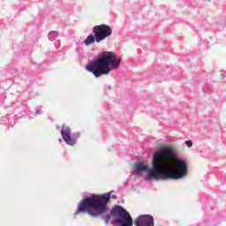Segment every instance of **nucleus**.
<instances>
[{
  "label": "nucleus",
  "mask_w": 226,
  "mask_h": 226,
  "mask_svg": "<svg viewBox=\"0 0 226 226\" xmlns=\"http://www.w3.org/2000/svg\"><path fill=\"white\" fill-rule=\"evenodd\" d=\"M109 200H110V193L91 194L79 203L74 215L89 213L90 216L96 218L100 215L107 214L109 213Z\"/></svg>",
  "instance_id": "obj_2"
},
{
  "label": "nucleus",
  "mask_w": 226,
  "mask_h": 226,
  "mask_svg": "<svg viewBox=\"0 0 226 226\" xmlns=\"http://www.w3.org/2000/svg\"><path fill=\"white\" fill-rule=\"evenodd\" d=\"M121 202H122V203H124V200H121Z\"/></svg>",
  "instance_id": "obj_16"
},
{
  "label": "nucleus",
  "mask_w": 226,
  "mask_h": 226,
  "mask_svg": "<svg viewBox=\"0 0 226 226\" xmlns=\"http://www.w3.org/2000/svg\"><path fill=\"white\" fill-rule=\"evenodd\" d=\"M160 73L162 76V80H165V76L168 75V72H160Z\"/></svg>",
  "instance_id": "obj_12"
},
{
  "label": "nucleus",
  "mask_w": 226,
  "mask_h": 226,
  "mask_svg": "<svg viewBox=\"0 0 226 226\" xmlns=\"http://www.w3.org/2000/svg\"><path fill=\"white\" fill-rule=\"evenodd\" d=\"M222 79H225V75L222 74Z\"/></svg>",
  "instance_id": "obj_15"
},
{
  "label": "nucleus",
  "mask_w": 226,
  "mask_h": 226,
  "mask_svg": "<svg viewBox=\"0 0 226 226\" xmlns=\"http://www.w3.org/2000/svg\"><path fill=\"white\" fill-rule=\"evenodd\" d=\"M60 133L63 140L67 146H71V147H75L79 142V139H80V132H76L72 134V128L66 124L62 125Z\"/></svg>",
  "instance_id": "obj_5"
},
{
  "label": "nucleus",
  "mask_w": 226,
  "mask_h": 226,
  "mask_svg": "<svg viewBox=\"0 0 226 226\" xmlns=\"http://www.w3.org/2000/svg\"><path fill=\"white\" fill-rule=\"evenodd\" d=\"M35 116H41V114H43V111L41 110V106H38L35 108Z\"/></svg>",
  "instance_id": "obj_10"
},
{
  "label": "nucleus",
  "mask_w": 226,
  "mask_h": 226,
  "mask_svg": "<svg viewBox=\"0 0 226 226\" xmlns=\"http://www.w3.org/2000/svg\"><path fill=\"white\" fill-rule=\"evenodd\" d=\"M111 216H113V226H133V219L130 212L119 205H116L109 214L102 216L106 225H109Z\"/></svg>",
  "instance_id": "obj_4"
},
{
  "label": "nucleus",
  "mask_w": 226,
  "mask_h": 226,
  "mask_svg": "<svg viewBox=\"0 0 226 226\" xmlns=\"http://www.w3.org/2000/svg\"><path fill=\"white\" fill-rule=\"evenodd\" d=\"M58 36L59 33H57V31H51L48 34L49 41H54V40H57Z\"/></svg>",
  "instance_id": "obj_9"
},
{
  "label": "nucleus",
  "mask_w": 226,
  "mask_h": 226,
  "mask_svg": "<svg viewBox=\"0 0 226 226\" xmlns=\"http://www.w3.org/2000/svg\"><path fill=\"white\" fill-rule=\"evenodd\" d=\"M143 172L146 181H179L188 176V164L176 159L172 147H162L152 154L151 169L143 162L134 163L132 176L141 177Z\"/></svg>",
  "instance_id": "obj_1"
},
{
  "label": "nucleus",
  "mask_w": 226,
  "mask_h": 226,
  "mask_svg": "<svg viewBox=\"0 0 226 226\" xmlns=\"http://www.w3.org/2000/svg\"><path fill=\"white\" fill-rule=\"evenodd\" d=\"M94 34H96V43L107 40L112 36V28L109 25L102 24L94 26L92 29Z\"/></svg>",
  "instance_id": "obj_6"
},
{
  "label": "nucleus",
  "mask_w": 226,
  "mask_h": 226,
  "mask_svg": "<svg viewBox=\"0 0 226 226\" xmlns=\"http://www.w3.org/2000/svg\"><path fill=\"white\" fill-rule=\"evenodd\" d=\"M121 65V58L116 56L112 51L103 52L97 59L87 65L86 69L93 73L95 79L109 75L110 72L117 70Z\"/></svg>",
  "instance_id": "obj_3"
},
{
  "label": "nucleus",
  "mask_w": 226,
  "mask_h": 226,
  "mask_svg": "<svg viewBox=\"0 0 226 226\" xmlns=\"http://www.w3.org/2000/svg\"><path fill=\"white\" fill-rule=\"evenodd\" d=\"M96 41V34H89L87 39L84 41V43L86 47H89V45H92V43H94Z\"/></svg>",
  "instance_id": "obj_8"
},
{
  "label": "nucleus",
  "mask_w": 226,
  "mask_h": 226,
  "mask_svg": "<svg viewBox=\"0 0 226 226\" xmlns=\"http://www.w3.org/2000/svg\"><path fill=\"white\" fill-rule=\"evenodd\" d=\"M106 193H109V200H110V199H113V200L117 199V196H116V195H110V192H106Z\"/></svg>",
  "instance_id": "obj_13"
},
{
  "label": "nucleus",
  "mask_w": 226,
  "mask_h": 226,
  "mask_svg": "<svg viewBox=\"0 0 226 226\" xmlns=\"http://www.w3.org/2000/svg\"><path fill=\"white\" fill-rule=\"evenodd\" d=\"M185 144L187 146V147H193V142H192V140H185Z\"/></svg>",
  "instance_id": "obj_11"
},
{
  "label": "nucleus",
  "mask_w": 226,
  "mask_h": 226,
  "mask_svg": "<svg viewBox=\"0 0 226 226\" xmlns=\"http://www.w3.org/2000/svg\"><path fill=\"white\" fill-rule=\"evenodd\" d=\"M105 89H107V91H110L112 89V87L110 85H106Z\"/></svg>",
  "instance_id": "obj_14"
},
{
  "label": "nucleus",
  "mask_w": 226,
  "mask_h": 226,
  "mask_svg": "<svg viewBox=\"0 0 226 226\" xmlns=\"http://www.w3.org/2000/svg\"><path fill=\"white\" fill-rule=\"evenodd\" d=\"M134 223L136 226H154V217L151 215H141Z\"/></svg>",
  "instance_id": "obj_7"
}]
</instances>
